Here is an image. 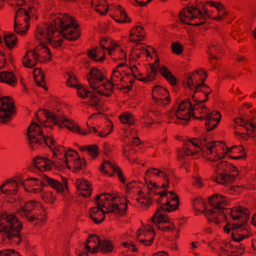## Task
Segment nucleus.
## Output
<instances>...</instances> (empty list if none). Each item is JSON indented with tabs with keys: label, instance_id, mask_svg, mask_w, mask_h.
<instances>
[{
	"label": "nucleus",
	"instance_id": "1",
	"mask_svg": "<svg viewBox=\"0 0 256 256\" xmlns=\"http://www.w3.org/2000/svg\"><path fill=\"white\" fill-rule=\"evenodd\" d=\"M207 76L206 72L202 70L196 71L190 74L187 78L186 86L192 92V98L194 103L188 99L182 102L178 106V108L174 114L176 118V123L184 124L190 118L194 110H200L204 116L200 118L204 120L208 131L215 128L220 121L221 116L218 112H210L203 103L207 100L210 90L204 84Z\"/></svg>",
	"mask_w": 256,
	"mask_h": 256
},
{
	"label": "nucleus",
	"instance_id": "2",
	"mask_svg": "<svg viewBox=\"0 0 256 256\" xmlns=\"http://www.w3.org/2000/svg\"><path fill=\"white\" fill-rule=\"evenodd\" d=\"M228 200L221 195L216 194L210 198L209 208L202 199H198L194 201V206L195 209L204 208L202 210L208 218L210 222H213L216 224L224 220H227L226 214L236 222L231 226L228 223L224 226V232L227 234L232 231V238L234 240L240 242L250 235L248 226L247 224L249 218L248 212L246 210L242 207L233 208L232 210H226L225 207L228 204Z\"/></svg>",
	"mask_w": 256,
	"mask_h": 256
},
{
	"label": "nucleus",
	"instance_id": "3",
	"mask_svg": "<svg viewBox=\"0 0 256 256\" xmlns=\"http://www.w3.org/2000/svg\"><path fill=\"white\" fill-rule=\"evenodd\" d=\"M22 224L14 214L4 212L0 215V233H2V242L12 245H19L22 238L20 232Z\"/></svg>",
	"mask_w": 256,
	"mask_h": 256
},
{
	"label": "nucleus",
	"instance_id": "4",
	"mask_svg": "<svg viewBox=\"0 0 256 256\" xmlns=\"http://www.w3.org/2000/svg\"><path fill=\"white\" fill-rule=\"evenodd\" d=\"M52 22L56 28V32L62 34L64 38L70 41H75L80 37L79 25L74 17L64 14L62 17L54 20Z\"/></svg>",
	"mask_w": 256,
	"mask_h": 256
},
{
	"label": "nucleus",
	"instance_id": "5",
	"mask_svg": "<svg viewBox=\"0 0 256 256\" xmlns=\"http://www.w3.org/2000/svg\"><path fill=\"white\" fill-rule=\"evenodd\" d=\"M161 188L164 190L161 191V210L171 212L178 208V198L174 195L172 191H168L169 188V179L166 172L161 170Z\"/></svg>",
	"mask_w": 256,
	"mask_h": 256
},
{
	"label": "nucleus",
	"instance_id": "6",
	"mask_svg": "<svg viewBox=\"0 0 256 256\" xmlns=\"http://www.w3.org/2000/svg\"><path fill=\"white\" fill-rule=\"evenodd\" d=\"M215 146L214 143L203 136L200 139L194 138L184 142L183 152L188 156H193L205 148L210 154H212Z\"/></svg>",
	"mask_w": 256,
	"mask_h": 256
},
{
	"label": "nucleus",
	"instance_id": "7",
	"mask_svg": "<svg viewBox=\"0 0 256 256\" xmlns=\"http://www.w3.org/2000/svg\"><path fill=\"white\" fill-rule=\"evenodd\" d=\"M213 166L216 167V176L214 178V181L227 186L234 180L236 175L230 174V173L237 171V168L236 166L224 161L218 162Z\"/></svg>",
	"mask_w": 256,
	"mask_h": 256
},
{
	"label": "nucleus",
	"instance_id": "8",
	"mask_svg": "<svg viewBox=\"0 0 256 256\" xmlns=\"http://www.w3.org/2000/svg\"><path fill=\"white\" fill-rule=\"evenodd\" d=\"M181 22L186 24L199 26L206 22L204 14L195 7L184 8L180 14Z\"/></svg>",
	"mask_w": 256,
	"mask_h": 256
},
{
	"label": "nucleus",
	"instance_id": "9",
	"mask_svg": "<svg viewBox=\"0 0 256 256\" xmlns=\"http://www.w3.org/2000/svg\"><path fill=\"white\" fill-rule=\"evenodd\" d=\"M14 100L8 96L0 97V122L5 124L10 122L11 116L16 113Z\"/></svg>",
	"mask_w": 256,
	"mask_h": 256
},
{
	"label": "nucleus",
	"instance_id": "10",
	"mask_svg": "<svg viewBox=\"0 0 256 256\" xmlns=\"http://www.w3.org/2000/svg\"><path fill=\"white\" fill-rule=\"evenodd\" d=\"M27 135L29 140L28 144L32 149L34 146L42 145L44 140L43 138L44 132L41 126L36 122H32L28 128Z\"/></svg>",
	"mask_w": 256,
	"mask_h": 256
},
{
	"label": "nucleus",
	"instance_id": "11",
	"mask_svg": "<svg viewBox=\"0 0 256 256\" xmlns=\"http://www.w3.org/2000/svg\"><path fill=\"white\" fill-rule=\"evenodd\" d=\"M235 123L238 126L245 128L248 132V134H246L236 132V134L242 138L247 139L250 136H254L256 135V125L252 122L242 118H238L235 120Z\"/></svg>",
	"mask_w": 256,
	"mask_h": 256
},
{
	"label": "nucleus",
	"instance_id": "12",
	"mask_svg": "<svg viewBox=\"0 0 256 256\" xmlns=\"http://www.w3.org/2000/svg\"><path fill=\"white\" fill-rule=\"evenodd\" d=\"M90 86L93 89H98V82H102L106 77L97 68L92 67L87 76Z\"/></svg>",
	"mask_w": 256,
	"mask_h": 256
},
{
	"label": "nucleus",
	"instance_id": "13",
	"mask_svg": "<svg viewBox=\"0 0 256 256\" xmlns=\"http://www.w3.org/2000/svg\"><path fill=\"white\" fill-rule=\"evenodd\" d=\"M100 240L101 239L98 236L94 234H89L84 244V249L92 254L98 252Z\"/></svg>",
	"mask_w": 256,
	"mask_h": 256
},
{
	"label": "nucleus",
	"instance_id": "14",
	"mask_svg": "<svg viewBox=\"0 0 256 256\" xmlns=\"http://www.w3.org/2000/svg\"><path fill=\"white\" fill-rule=\"evenodd\" d=\"M148 48L150 50L152 51V53H154L155 54L156 59L154 63L150 64V68L151 70L150 74L148 75L146 77L140 78V79H139L140 81L145 82L153 80L155 79L158 72V68L160 65L158 54L156 52V50L154 48L151 46H150Z\"/></svg>",
	"mask_w": 256,
	"mask_h": 256
},
{
	"label": "nucleus",
	"instance_id": "15",
	"mask_svg": "<svg viewBox=\"0 0 256 256\" xmlns=\"http://www.w3.org/2000/svg\"><path fill=\"white\" fill-rule=\"evenodd\" d=\"M36 32V37L37 39L42 40V38H46L47 40L49 36L54 34L56 32V28H54L52 25V22L49 25L44 23L38 26Z\"/></svg>",
	"mask_w": 256,
	"mask_h": 256
},
{
	"label": "nucleus",
	"instance_id": "16",
	"mask_svg": "<svg viewBox=\"0 0 256 256\" xmlns=\"http://www.w3.org/2000/svg\"><path fill=\"white\" fill-rule=\"evenodd\" d=\"M106 82H104L100 86H99L98 89H94V90L99 94L108 98L112 95L114 86H117L118 84L112 82L110 80L106 78Z\"/></svg>",
	"mask_w": 256,
	"mask_h": 256
},
{
	"label": "nucleus",
	"instance_id": "17",
	"mask_svg": "<svg viewBox=\"0 0 256 256\" xmlns=\"http://www.w3.org/2000/svg\"><path fill=\"white\" fill-rule=\"evenodd\" d=\"M42 178V180H40V184L42 187H48L50 186L54 189L56 190L58 192H62L64 191L63 184L59 181L50 178L46 175H44Z\"/></svg>",
	"mask_w": 256,
	"mask_h": 256
},
{
	"label": "nucleus",
	"instance_id": "18",
	"mask_svg": "<svg viewBox=\"0 0 256 256\" xmlns=\"http://www.w3.org/2000/svg\"><path fill=\"white\" fill-rule=\"evenodd\" d=\"M76 186L80 194L84 198H89L92 194V186L87 180H77Z\"/></svg>",
	"mask_w": 256,
	"mask_h": 256
},
{
	"label": "nucleus",
	"instance_id": "19",
	"mask_svg": "<svg viewBox=\"0 0 256 256\" xmlns=\"http://www.w3.org/2000/svg\"><path fill=\"white\" fill-rule=\"evenodd\" d=\"M89 214L94 222L95 224H99L104 220L106 212L100 206H96L90 208Z\"/></svg>",
	"mask_w": 256,
	"mask_h": 256
},
{
	"label": "nucleus",
	"instance_id": "20",
	"mask_svg": "<svg viewBox=\"0 0 256 256\" xmlns=\"http://www.w3.org/2000/svg\"><path fill=\"white\" fill-rule=\"evenodd\" d=\"M18 181L15 180H8L4 184H2L0 188L1 192L6 194L16 195L18 190Z\"/></svg>",
	"mask_w": 256,
	"mask_h": 256
},
{
	"label": "nucleus",
	"instance_id": "21",
	"mask_svg": "<svg viewBox=\"0 0 256 256\" xmlns=\"http://www.w3.org/2000/svg\"><path fill=\"white\" fill-rule=\"evenodd\" d=\"M146 36L144 28L140 26H136L132 28L130 31V40L136 43L142 40Z\"/></svg>",
	"mask_w": 256,
	"mask_h": 256
},
{
	"label": "nucleus",
	"instance_id": "22",
	"mask_svg": "<svg viewBox=\"0 0 256 256\" xmlns=\"http://www.w3.org/2000/svg\"><path fill=\"white\" fill-rule=\"evenodd\" d=\"M39 208H42V204L36 201H28L21 206L18 212L20 216H23V214H28L30 213H34L36 210H39Z\"/></svg>",
	"mask_w": 256,
	"mask_h": 256
},
{
	"label": "nucleus",
	"instance_id": "23",
	"mask_svg": "<svg viewBox=\"0 0 256 256\" xmlns=\"http://www.w3.org/2000/svg\"><path fill=\"white\" fill-rule=\"evenodd\" d=\"M0 82L14 86L17 83V78L12 72L2 71L0 72Z\"/></svg>",
	"mask_w": 256,
	"mask_h": 256
},
{
	"label": "nucleus",
	"instance_id": "24",
	"mask_svg": "<svg viewBox=\"0 0 256 256\" xmlns=\"http://www.w3.org/2000/svg\"><path fill=\"white\" fill-rule=\"evenodd\" d=\"M50 160L43 156H38L33 159L34 166L40 170H49L52 169L51 164H49Z\"/></svg>",
	"mask_w": 256,
	"mask_h": 256
},
{
	"label": "nucleus",
	"instance_id": "25",
	"mask_svg": "<svg viewBox=\"0 0 256 256\" xmlns=\"http://www.w3.org/2000/svg\"><path fill=\"white\" fill-rule=\"evenodd\" d=\"M34 77L36 84L47 90L48 88L46 86L44 74L40 68H36L33 70Z\"/></svg>",
	"mask_w": 256,
	"mask_h": 256
},
{
	"label": "nucleus",
	"instance_id": "26",
	"mask_svg": "<svg viewBox=\"0 0 256 256\" xmlns=\"http://www.w3.org/2000/svg\"><path fill=\"white\" fill-rule=\"evenodd\" d=\"M42 112L47 120L52 122L54 124H58L60 122L62 123L65 118L46 109H44Z\"/></svg>",
	"mask_w": 256,
	"mask_h": 256
},
{
	"label": "nucleus",
	"instance_id": "27",
	"mask_svg": "<svg viewBox=\"0 0 256 256\" xmlns=\"http://www.w3.org/2000/svg\"><path fill=\"white\" fill-rule=\"evenodd\" d=\"M4 40L6 46L9 49H12L16 45L18 42L17 36L14 33L4 35Z\"/></svg>",
	"mask_w": 256,
	"mask_h": 256
},
{
	"label": "nucleus",
	"instance_id": "28",
	"mask_svg": "<svg viewBox=\"0 0 256 256\" xmlns=\"http://www.w3.org/2000/svg\"><path fill=\"white\" fill-rule=\"evenodd\" d=\"M161 76H162L172 86L176 83V79L169 70L164 66H161Z\"/></svg>",
	"mask_w": 256,
	"mask_h": 256
},
{
	"label": "nucleus",
	"instance_id": "29",
	"mask_svg": "<svg viewBox=\"0 0 256 256\" xmlns=\"http://www.w3.org/2000/svg\"><path fill=\"white\" fill-rule=\"evenodd\" d=\"M114 246L110 240H100L99 250L103 254L110 253L112 252Z\"/></svg>",
	"mask_w": 256,
	"mask_h": 256
},
{
	"label": "nucleus",
	"instance_id": "30",
	"mask_svg": "<svg viewBox=\"0 0 256 256\" xmlns=\"http://www.w3.org/2000/svg\"><path fill=\"white\" fill-rule=\"evenodd\" d=\"M66 128L73 132H78L80 130V128L76 124H75L74 120L64 118L62 122Z\"/></svg>",
	"mask_w": 256,
	"mask_h": 256
},
{
	"label": "nucleus",
	"instance_id": "31",
	"mask_svg": "<svg viewBox=\"0 0 256 256\" xmlns=\"http://www.w3.org/2000/svg\"><path fill=\"white\" fill-rule=\"evenodd\" d=\"M86 162L84 158H80L78 156L76 159L74 160V170L72 172H76L82 170V166H86Z\"/></svg>",
	"mask_w": 256,
	"mask_h": 256
},
{
	"label": "nucleus",
	"instance_id": "32",
	"mask_svg": "<svg viewBox=\"0 0 256 256\" xmlns=\"http://www.w3.org/2000/svg\"><path fill=\"white\" fill-rule=\"evenodd\" d=\"M170 100L168 91L161 86V106H166L170 102Z\"/></svg>",
	"mask_w": 256,
	"mask_h": 256
},
{
	"label": "nucleus",
	"instance_id": "33",
	"mask_svg": "<svg viewBox=\"0 0 256 256\" xmlns=\"http://www.w3.org/2000/svg\"><path fill=\"white\" fill-rule=\"evenodd\" d=\"M119 118L122 123L124 124H128V125H132L134 123V118L132 114L125 112L121 114Z\"/></svg>",
	"mask_w": 256,
	"mask_h": 256
},
{
	"label": "nucleus",
	"instance_id": "34",
	"mask_svg": "<svg viewBox=\"0 0 256 256\" xmlns=\"http://www.w3.org/2000/svg\"><path fill=\"white\" fill-rule=\"evenodd\" d=\"M117 9L120 11V15L124 16V19H116L114 18V20L118 22V23H126V22H131V20L128 16L126 10L124 8H122V6L120 5H118L117 6Z\"/></svg>",
	"mask_w": 256,
	"mask_h": 256
},
{
	"label": "nucleus",
	"instance_id": "35",
	"mask_svg": "<svg viewBox=\"0 0 256 256\" xmlns=\"http://www.w3.org/2000/svg\"><path fill=\"white\" fill-rule=\"evenodd\" d=\"M152 96L154 104L158 105L160 102V85H156L153 86Z\"/></svg>",
	"mask_w": 256,
	"mask_h": 256
},
{
	"label": "nucleus",
	"instance_id": "36",
	"mask_svg": "<svg viewBox=\"0 0 256 256\" xmlns=\"http://www.w3.org/2000/svg\"><path fill=\"white\" fill-rule=\"evenodd\" d=\"M208 3L210 4L211 6L216 7L218 11V20H220L222 19L224 16L226 14V12L224 9L223 6L220 4H216L213 2H208Z\"/></svg>",
	"mask_w": 256,
	"mask_h": 256
},
{
	"label": "nucleus",
	"instance_id": "37",
	"mask_svg": "<svg viewBox=\"0 0 256 256\" xmlns=\"http://www.w3.org/2000/svg\"><path fill=\"white\" fill-rule=\"evenodd\" d=\"M88 152L92 158H96L99 154L98 146L96 144L88 146Z\"/></svg>",
	"mask_w": 256,
	"mask_h": 256
},
{
	"label": "nucleus",
	"instance_id": "38",
	"mask_svg": "<svg viewBox=\"0 0 256 256\" xmlns=\"http://www.w3.org/2000/svg\"><path fill=\"white\" fill-rule=\"evenodd\" d=\"M76 88L78 89L77 94L79 97L84 99L89 96L88 94H90V91L88 90L86 88L82 87L80 84H78Z\"/></svg>",
	"mask_w": 256,
	"mask_h": 256
},
{
	"label": "nucleus",
	"instance_id": "39",
	"mask_svg": "<svg viewBox=\"0 0 256 256\" xmlns=\"http://www.w3.org/2000/svg\"><path fill=\"white\" fill-rule=\"evenodd\" d=\"M161 231L169 230L170 228V225L164 226V224H170L168 218L161 212Z\"/></svg>",
	"mask_w": 256,
	"mask_h": 256
},
{
	"label": "nucleus",
	"instance_id": "40",
	"mask_svg": "<svg viewBox=\"0 0 256 256\" xmlns=\"http://www.w3.org/2000/svg\"><path fill=\"white\" fill-rule=\"evenodd\" d=\"M124 77L122 74L118 70L114 69L112 72L110 80L114 83L122 82L123 80Z\"/></svg>",
	"mask_w": 256,
	"mask_h": 256
},
{
	"label": "nucleus",
	"instance_id": "41",
	"mask_svg": "<svg viewBox=\"0 0 256 256\" xmlns=\"http://www.w3.org/2000/svg\"><path fill=\"white\" fill-rule=\"evenodd\" d=\"M152 223L160 229V207L158 208L151 219Z\"/></svg>",
	"mask_w": 256,
	"mask_h": 256
},
{
	"label": "nucleus",
	"instance_id": "42",
	"mask_svg": "<svg viewBox=\"0 0 256 256\" xmlns=\"http://www.w3.org/2000/svg\"><path fill=\"white\" fill-rule=\"evenodd\" d=\"M145 181L148 184V188L151 192L154 194L155 196L160 194V192H156V190L158 189L159 186L156 182H152L151 180H150L148 182L145 178Z\"/></svg>",
	"mask_w": 256,
	"mask_h": 256
},
{
	"label": "nucleus",
	"instance_id": "43",
	"mask_svg": "<svg viewBox=\"0 0 256 256\" xmlns=\"http://www.w3.org/2000/svg\"><path fill=\"white\" fill-rule=\"evenodd\" d=\"M54 34H50L47 39V43L50 44L54 48H56L60 47L63 44V39H59L58 40H52V37Z\"/></svg>",
	"mask_w": 256,
	"mask_h": 256
},
{
	"label": "nucleus",
	"instance_id": "44",
	"mask_svg": "<svg viewBox=\"0 0 256 256\" xmlns=\"http://www.w3.org/2000/svg\"><path fill=\"white\" fill-rule=\"evenodd\" d=\"M42 198L47 203L53 204L56 200V197L52 192H44L42 195Z\"/></svg>",
	"mask_w": 256,
	"mask_h": 256
},
{
	"label": "nucleus",
	"instance_id": "45",
	"mask_svg": "<svg viewBox=\"0 0 256 256\" xmlns=\"http://www.w3.org/2000/svg\"><path fill=\"white\" fill-rule=\"evenodd\" d=\"M40 212L38 213L36 212H34L33 214L34 216H38V218H42V220H37V221L42 222L44 220H45L46 218V210L43 207V206L42 205V208H39Z\"/></svg>",
	"mask_w": 256,
	"mask_h": 256
},
{
	"label": "nucleus",
	"instance_id": "46",
	"mask_svg": "<svg viewBox=\"0 0 256 256\" xmlns=\"http://www.w3.org/2000/svg\"><path fill=\"white\" fill-rule=\"evenodd\" d=\"M30 51L28 52L26 54L24 55L22 58V64L24 67L28 68H33L34 66H36V62L34 64H32V60L28 58V54Z\"/></svg>",
	"mask_w": 256,
	"mask_h": 256
},
{
	"label": "nucleus",
	"instance_id": "47",
	"mask_svg": "<svg viewBox=\"0 0 256 256\" xmlns=\"http://www.w3.org/2000/svg\"><path fill=\"white\" fill-rule=\"evenodd\" d=\"M172 52L176 54H180L183 51V46L180 42H174L172 44Z\"/></svg>",
	"mask_w": 256,
	"mask_h": 256
},
{
	"label": "nucleus",
	"instance_id": "48",
	"mask_svg": "<svg viewBox=\"0 0 256 256\" xmlns=\"http://www.w3.org/2000/svg\"><path fill=\"white\" fill-rule=\"evenodd\" d=\"M19 252L14 249H4L0 250V256H16Z\"/></svg>",
	"mask_w": 256,
	"mask_h": 256
},
{
	"label": "nucleus",
	"instance_id": "49",
	"mask_svg": "<svg viewBox=\"0 0 256 256\" xmlns=\"http://www.w3.org/2000/svg\"><path fill=\"white\" fill-rule=\"evenodd\" d=\"M98 48H95L92 50H88L87 51V55L88 58H92V60L95 62L96 60V58L98 56V54L100 52L99 50H98Z\"/></svg>",
	"mask_w": 256,
	"mask_h": 256
},
{
	"label": "nucleus",
	"instance_id": "50",
	"mask_svg": "<svg viewBox=\"0 0 256 256\" xmlns=\"http://www.w3.org/2000/svg\"><path fill=\"white\" fill-rule=\"evenodd\" d=\"M142 232H142L143 234H144L145 232H152L154 233V228L153 226H150V225L148 224V225H146V226H144V230L140 228L138 230V231L137 232V235H136L137 238H138L139 236L142 235Z\"/></svg>",
	"mask_w": 256,
	"mask_h": 256
},
{
	"label": "nucleus",
	"instance_id": "51",
	"mask_svg": "<svg viewBox=\"0 0 256 256\" xmlns=\"http://www.w3.org/2000/svg\"><path fill=\"white\" fill-rule=\"evenodd\" d=\"M94 10L101 16H105L108 12V6L106 8H104V6L96 4Z\"/></svg>",
	"mask_w": 256,
	"mask_h": 256
},
{
	"label": "nucleus",
	"instance_id": "52",
	"mask_svg": "<svg viewBox=\"0 0 256 256\" xmlns=\"http://www.w3.org/2000/svg\"><path fill=\"white\" fill-rule=\"evenodd\" d=\"M78 78L76 76H69L68 79L67 80L66 82V84L67 86L72 87V88H76L77 84L74 83V82H78Z\"/></svg>",
	"mask_w": 256,
	"mask_h": 256
},
{
	"label": "nucleus",
	"instance_id": "53",
	"mask_svg": "<svg viewBox=\"0 0 256 256\" xmlns=\"http://www.w3.org/2000/svg\"><path fill=\"white\" fill-rule=\"evenodd\" d=\"M217 246L216 247L212 246V248L215 251H219L218 255L219 256H222V254H224L227 253L228 250L224 247V246L220 245L218 244H217Z\"/></svg>",
	"mask_w": 256,
	"mask_h": 256
},
{
	"label": "nucleus",
	"instance_id": "54",
	"mask_svg": "<svg viewBox=\"0 0 256 256\" xmlns=\"http://www.w3.org/2000/svg\"><path fill=\"white\" fill-rule=\"evenodd\" d=\"M160 174V170L155 168H150L146 172L145 174L148 176H159Z\"/></svg>",
	"mask_w": 256,
	"mask_h": 256
},
{
	"label": "nucleus",
	"instance_id": "55",
	"mask_svg": "<svg viewBox=\"0 0 256 256\" xmlns=\"http://www.w3.org/2000/svg\"><path fill=\"white\" fill-rule=\"evenodd\" d=\"M114 172L118 174V176L122 183L125 184L126 182V179L124 176L123 172L119 166L115 168Z\"/></svg>",
	"mask_w": 256,
	"mask_h": 256
},
{
	"label": "nucleus",
	"instance_id": "56",
	"mask_svg": "<svg viewBox=\"0 0 256 256\" xmlns=\"http://www.w3.org/2000/svg\"><path fill=\"white\" fill-rule=\"evenodd\" d=\"M20 24L18 25L17 22L16 20H14V32L20 35H25L28 31V28H26V29L20 30Z\"/></svg>",
	"mask_w": 256,
	"mask_h": 256
},
{
	"label": "nucleus",
	"instance_id": "57",
	"mask_svg": "<svg viewBox=\"0 0 256 256\" xmlns=\"http://www.w3.org/2000/svg\"><path fill=\"white\" fill-rule=\"evenodd\" d=\"M110 195L107 193L100 194L96 196V201H110Z\"/></svg>",
	"mask_w": 256,
	"mask_h": 256
},
{
	"label": "nucleus",
	"instance_id": "58",
	"mask_svg": "<svg viewBox=\"0 0 256 256\" xmlns=\"http://www.w3.org/2000/svg\"><path fill=\"white\" fill-rule=\"evenodd\" d=\"M22 216H25V217L28 219V220L30 222H32L36 220H42V218H38V216H34L33 213H30L28 214H23Z\"/></svg>",
	"mask_w": 256,
	"mask_h": 256
},
{
	"label": "nucleus",
	"instance_id": "59",
	"mask_svg": "<svg viewBox=\"0 0 256 256\" xmlns=\"http://www.w3.org/2000/svg\"><path fill=\"white\" fill-rule=\"evenodd\" d=\"M118 208V204H112L111 205H110L106 208L107 211L106 212V214H110L114 212L116 214V209Z\"/></svg>",
	"mask_w": 256,
	"mask_h": 256
},
{
	"label": "nucleus",
	"instance_id": "60",
	"mask_svg": "<svg viewBox=\"0 0 256 256\" xmlns=\"http://www.w3.org/2000/svg\"><path fill=\"white\" fill-rule=\"evenodd\" d=\"M96 206H100V207L104 208H108V206L110 205H111L112 204L110 203V201H104V202H100V201H96Z\"/></svg>",
	"mask_w": 256,
	"mask_h": 256
},
{
	"label": "nucleus",
	"instance_id": "61",
	"mask_svg": "<svg viewBox=\"0 0 256 256\" xmlns=\"http://www.w3.org/2000/svg\"><path fill=\"white\" fill-rule=\"evenodd\" d=\"M127 210V206H125L124 208H121L118 204V208L116 209V214L120 216H124Z\"/></svg>",
	"mask_w": 256,
	"mask_h": 256
},
{
	"label": "nucleus",
	"instance_id": "62",
	"mask_svg": "<svg viewBox=\"0 0 256 256\" xmlns=\"http://www.w3.org/2000/svg\"><path fill=\"white\" fill-rule=\"evenodd\" d=\"M0 68H3L5 65L6 62V58H5V54L2 52H0Z\"/></svg>",
	"mask_w": 256,
	"mask_h": 256
},
{
	"label": "nucleus",
	"instance_id": "63",
	"mask_svg": "<svg viewBox=\"0 0 256 256\" xmlns=\"http://www.w3.org/2000/svg\"><path fill=\"white\" fill-rule=\"evenodd\" d=\"M139 241L141 244H143L144 246H150L152 244L154 241V238H152L148 240H146V239H141L139 240Z\"/></svg>",
	"mask_w": 256,
	"mask_h": 256
},
{
	"label": "nucleus",
	"instance_id": "64",
	"mask_svg": "<svg viewBox=\"0 0 256 256\" xmlns=\"http://www.w3.org/2000/svg\"><path fill=\"white\" fill-rule=\"evenodd\" d=\"M100 99H98L96 100H90L86 103L89 106H90L92 107H94L98 106L99 104Z\"/></svg>",
	"mask_w": 256,
	"mask_h": 256
}]
</instances>
